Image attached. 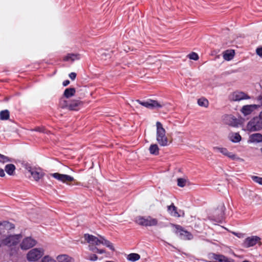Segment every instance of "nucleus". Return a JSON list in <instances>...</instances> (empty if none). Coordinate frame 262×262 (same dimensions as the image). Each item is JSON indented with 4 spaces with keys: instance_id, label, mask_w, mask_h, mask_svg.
<instances>
[{
    "instance_id": "obj_28",
    "label": "nucleus",
    "mask_w": 262,
    "mask_h": 262,
    "mask_svg": "<svg viewBox=\"0 0 262 262\" xmlns=\"http://www.w3.org/2000/svg\"><path fill=\"white\" fill-rule=\"evenodd\" d=\"M0 225L3 226L6 230H11L15 228L13 224L6 221L1 222Z\"/></svg>"
},
{
    "instance_id": "obj_25",
    "label": "nucleus",
    "mask_w": 262,
    "mask_h": 262,
    "mask_svg": "<svg viewBox=\"0 0 262 262\" xmlns=\"http://www.w3.org/2000/svg\"><path fill=\"white\" fill-rule=\"evenodd\" d=\"M64 97H62L59 99V104L60 108L62 109H68L69 110V105L70 101L64 99Z\"/></svg>"
},
{
    "instance_id": "obj_36",
    "label": "nucleus",
    "mask_w": 262,
    "mask_h": 262,
    "mask_svg": "<svg viewBox=\"0 0 262 262\" xmlns=\"http://www.w3.org/2000/svg\"><path fill=\"white\" fill-rule=\"evenodd\" d=\"M251 179L254 182L262 185V177L256 176H251Z\"/></svg>"
},
{
    "instance_id": "obj_2",
    "label": "nucleus",
    "mask_w": 262,
    "mask_h": 262,
    "mask_svg": "<svg viewBox=\"0 0 262 262\" xmlns=\"http://www.w3.org/2000/svg\"><path fill=\"white\" fill-rule=\"evenodd\" d=\"M171 225L174 228L175 234L181 239L191 240L193 238V235L190 232L186 230L182 226L173 224H171Z\"/></svg>"
},
{
    "instance_id": "obj_8",
    "label": "nucleus",
    "mask_w": 262,
    "mask_h": 262,
    "mask_svg": "<svg viewBox=\"0 0 262 262\" xmlns=\"http://www.w3.org/2000/svg\"><path fill=\"white\" fill-rule=\"evenodd\" d=\"M208 258L212 260L209 262H235V260L231 258L220 254L211 253L208 254Z\"/></svg>"
},
{
    "instance_id": "obj_45",
    "label": "nucleus",
    "mask_w": 262,
    "mask_h": 262,
    "mask_svg": "<svg viewBox=\"0 0 262 262\" xmlns=\"http://www.w3.org/2000/svg\"><path fill=\"white\" fill-rule=\"evenodd\" d=\"M91 261H96L98 259V256L95 254H92L89 258Z\"/></svg>"
},
{
    "instance_id": "obj_54",
    "label": "nucleus",
    "mask_w": 262,
    "mask_h": 262,
    "mask_svg": "<svg viewBox=\"0 0 262 262\" xmlns=\"http://www.w3.org/2000/svg\"><path fill=\"white\" fill-rule=\"evenodd\" d=\"M261 118H262V111L259 113L258 115Z\"/></svg>"
},
{
    "instance_id": "obj_43",
    "label": "nucleus",
    "mask_w": 262,
    "mask_h": 262,
    "mask_svg": "<svg viewBox=\"0 0 262 262\" xmlns=\"http://www.w3.org/2000/svg\"><path fill=\"white\" fill-rule=\"evenodd\" d=\"M256 53L257 55L262 58V46L257 48Z\"/></svg>"
},
{
    "instance_id": "obj_40",
    "label": "nucleus",
    "mask_w": 262,
    "mask_h": 262,
    "mask_svg": "<svg viewBox=\"0 0 262 262\" xmlns=\"http://www.w3.org/2000/svg\"><path fill=\"white\" fill-rule=\"evenodd\" d=\"M23 167L30 173H31V171H32L34 169L32 167L31 165L27 162L23 164Z\"/></svg>"
},
{
    "instance_id": "obj_41",
    "label": "nucleus",
    "mask_w": 262,
    "mask_h": 262,
    "mask_svg": "<svg viewBox=\"0 0 262 262\" xmlns=\"http://www.w3.org/2000/svg\"><path fill=\"white\" fill-rule=\"evenodd\" d=\"M61 174L62 173H60L59 172H55V173H50V176H52L54 179L60 181L61 178Z\"/></svg>"
},
{
    "instance_id": "obj_19",
    "label": "nucleus",
    "mask_w": 262,
    "mask_h": 262,
    "mask_svg": "<svg viewBox=\"0 0 262 262\" xmlns=\"http://www.w3.org/2000/svg\"><path fill=\"white\" fill-rule=\"evenodd\" d=\"M228 138L229 140L234 143H237L241 142L242 138L239 133L231 132L229 134Z\"/></svg>"
},
{
    "instance_id": "obj_35",
    "label": "nucleus",
    "mask_w": 262,
    "mask_h": 262,
    "mask_svg": "<svg viewBox=\"0 0 262 262\" xmlns=\"http://www.w3.org/2000/svg\"><path fill=\"white\" fill-rule=\"evenodd\" d=\"M186 180L184 178H180L177 179V185L180 187H184L186 185Z\"/></svg>"
},
{
    "instance_id": "obj_14",
    "label": "nucleus",
    "mask_w": 262,
    "mask_h": 262,
    "mask_svg": "<svg viewBox=\"0 0 262 262\" xmlns=\"http://www.w3.org/2000/svg\"><path fill=\"white\" fill-rule=\"evenodd\" d=\"M250 98L251 97L244 92L236 91L232 94V100L234 101H240L243 100H247Z\"/></svg>"
},
{
    "instance_id": "obj_21",
    "label": "nucleus",
    "mask_w": 262,
    "mask_h": 262,
    "mask_svg": "<svg viewBox=\"0 0 262 262\" xmlns=\"http://www.w3.org/2000/svg\"><path fill=\"white\" fill-rule=\"evenodd\" d=\"M235 55V51L233 50H227L223 53V58L226 61H230Z\"/></svg>"
},
{
    "instance_id": "obj_7",
    "label": "nucleus",
    "mask_w": 262,
    "mask_h": 262,
    "mask_svg": "<svg viewBox=\"0 0 262 262\" xmlns=\"http://www.w3.org/2000/svg\"><path fill=\"white\" fill-rule=\"evenodd\" d=\"M136 101L142 106L150 110L161 108L163 105L161 104L157 100L148 99L147 100H140L138 99Z\"/></svg>"
},
{
    "instance_id": "obj_17",
    "label": "nucleus",
    "mask_w": 262,
    "mask_h": 262,
    "mask_svg": "<svg viewBox=\"0 0 262 262\" xmlns=\"http://www.w3.org/2000/svg\"><path fill=\"white\" fill-rule=\"evenodd\" d=\"M84 237L85 240L89 243L98 245L101 244V241L97 237L90 235L88 233L84 234Z\"/></svg>"
},
{
    "instance_id": "obj_13",
    "label": "nucleus",
    "mask_w": 262,
    "mask_h": 262,
    "mask_svg": "<svg viewBox=\"0 0 262 262\" xmlns=\"http://www.w3.org/2000/svg\"><path fill=\"white\" fill-rule=\"evenodd\" d=\"M260 240V238L257 236H252L246 238L244 243L243 246L245 248H249L255 246Z\"/></svg>"
},
{
    "instance_id": "obj_10",
    "label": "nucleus",
    "mask_w": 262,
    "mask_h": 262,
    "mask_svg": "<svg viewBox=\"0 0 262 262\" xmlns=\"http://www.w3.org/2000/svg\"><path fill=\"white\" fill-rule=\"evenodd\" d=\"M36 241L31 237L25 238L21 243L20 246L23 250H28L36 244Z\"/></svg>"
},
{
    "instance_id": "obj_42",
    "label": "nucleus",
    "mask_w": 262,
    "mask_h": 262,
    "mask_svg": "<svg viewBox=\"0 0 262 262\" xmlns=\"http://www.w3.org/2000/svg\"><path fill=\"white\" fill-rule=\"evenodd\" d=\"M54 260L52 259L49 256H45L41 259L40 262H53Z\"/></svg>"
},
{
    "instance_id": "obj_23",
    "label": "nucleus",
    "mask_w": 262,
    "mask_h": 262,
    "mask_svg": "<svg viewBox=\"0 0 262 262\" xmlns=\"http://www.w3.org/2000/svg\"><path fill=\"white\" fill-rule=\"evenodd\" d=\"M30 174L33 178L34 180L37 182L41 179L45 174L43 172H39L37 171L35 169L32 171H31Z\"/></svg>"
},
{
    "instance_id": "obj_47",
    "label": "nucleus",
    "mask_w": 262,
    "mask_h": 262,
    "mask_svg": "<svg viewBox=\"0 0 262 262\" xmlns=\"http://www.w3.org/2000/svg\"><path fill=\"white\" fill-rule=\"evenodd\" d=\"M11 159L9 158L8 157L4 156V160L2 161V162L5 163L7 162H11Z\"/></svg>"
},
{
    "instance_id": "obj_38",
    "label": "nucleus",
    "mask_w": 262,
    "mask_h": 262,
    "mask_svg": "<svg viewBox=\"0 0 262 262\" xmlns=\"http://www.w3.org/2000/svg\"><path fill=\"white\" fill-rule=\"evenodd\" d=\"M245 194L248 196L250 200H253L256 195V194L253 191L250 190H247L245 192Z\"/></svg>"
},
{
    "instance_id": "obj_12",
    "label": "nucleus",
    "mask_w": 262,
    "mask_h": 262,
    "mask_svg": "<svg viewBox=\"0 0 262 262\" xmlns=\"http://www.w3.org/2000/svg\"><path fill=\"white\" fill-rule=\"evenodd\" d=\"M214 150L218 151L220 153L222 154L225 156L227 157L232 160H235L237 159V156L232 152H229L227 148L225 147H220L215 146L213 147Z\"/></svg>"
},
{
    "instance_id": "obj_49",
    "label": "nucleus",
    "mask_w": 262,
    "mask_h": 262,
    "mask_svg": "<svg viewBox=\"0 0 262 262\" xmlns=\"http://www.w3.org/2000/svg\"><path fill=\"white\" fill-rule=\"evenodd\" d=\"M209 219L210 220H213L214 222H217V223H221L222 222V220L223 219V217H222L221 218H217L216 219H213L211 217H209Z\"/></svg>"
},
{
    "instance_id": "obj_4",
    "label": "nucleus",
    "mask_w": 262,
    "mask_h": 262,
    "mask_svg": "<svg viewBox=\"0 0 262 262\" xmlns=\"http://www.w3.org/2000/svg\"><path fill=\"white\" fill-rule=\"evenodd\" d=\"M135 222L142 226H154L158 224V221L156 219H152L148 216L146 218L142 216H138L135 219Z\"/></svg>"
},
{
    "instance_id": "obj_9",
    "label": "nucleus",
    "mask_w": 262,
    "mask_h": 262,
    "mask_svg": "<svg viewBox=\"0 0 262 262\" xmlns=\"http://www.w3.org/2000/svg\"><path fill=\"white\" fill-rule=\"evenodd\" d=\"M42 252L40 250L34 248L28 253L27 258L29 261H34L39 259L42 256Z\"/></svg>"
},
{
    "instance_id": "obj_33",
    "label": "nucleus",
    "mask_w": 262,
    "mask_h": 262,
    "mask_svg": "<svg viewBox=\"0 0 262 262\" xmlns=\"http://www.w3.org/2000/svg\"><path fill=\"white\" fill-rule=\"evenodd\" d=\"M167 207V211L169 213H178L177 212V208L176 207L173 203H171V205H168Z\"/></svg>"
},
{
    "instance_id": "obj_15",
    "label": "nucleus",
    "mask_w": 262,
    "mask_h": 262,
    "mask_svg": "<svg viewBox=\"0 0 262 262\" xmlns=\"http://www.w3.org/2000/svg\"><path fill=\"white\" fill-rule=\"evenodd\" d=\"M83 105L82 101L79 100H73L70 101L69 110L71 111H78Z\"/></svg>"
},
{
    "instance_id": "obj_34",
    "label": "nucleus",
    "mask_w": 262,
    "mask_h": 262,
    "mask_svg": "<svg viewBox=\"0 0 262 262\" xmlns=\"http://www.w3.org/2000/svg\"><path fill=\"white\" fill-rule=\"evenodd\" d=\"M187 57L191 60H193L194 61H196L199 59V55L195 53L192 52L190 53H189Z\"/></svg>"
},
{
    "instance_id": "obj_55",
    "label": "nucleus",
    "mask_w": 262,
    "mask_h": 262,
    "mask_svg": "<svg viewBox=\"0 0 262 262\" xmlns=\"http://www.w3.org/2000/svg\"><path fill=\"white\" fill-rule=\"evenodd\" d=\"M260 151L262 153V147L260 148Z\"/></svg>"
},
{
    "instance_id": "obj_18",
    "label": "nucleus",
    "mask_w": 262,
    "mask_h": 262,
    "mask_svg": "<svg viewBox=\"0 0 262 262\" xmlns=\"http://www.w3.org/2000/svg\"><path fill=\"white\" fill-rule=\"evenodd\" d=\"M81 58V55L78 53H68L63 59L64 61H74L75 60H79Z\"/></svg>"
},
{
    "instance_id": "obj_5",
    "label": "nucleus",
    "mask_w": 262,
    "mask_h": 262,
    "mask_svg": "<svg viewBox=\"0 0 262 262\" xmlns=\"http://www.w3.org/2000/svg\"><path fill=\"white\" fill-rule=\"evenodd\" d=\"M223 121L226 124L236 127H238L239 125H242L244 122L243 119H237L234 116L231 114L224 115Z\"/></svg>"
},
{
    "instance_id": "obj_52",
    "label": "nucleus",
    "mask_w": 262,
    "mask_h": 262,
    "mask_svg": "<svg viewBox=\"0 0 262 262\" xmlns=\"http://www.w3.org/2000/svg\"><path fill=\"white\" fill-rule=\"evenodd\" d=\"M174 216L177 217H181V216H184V214H182V215H181V214L178 213V214H173Z\"/></svg>"
},
{
    "instance_id": "obj_51",
    "label": "nucleus",
    "mask_w": 262,
    "mask_h": 262,
    "mask_svg": "<svg viewBox=\"0 0 262 262\" xmlns=\"http://www.w3.org/2000/svg\"><path fill=\"white\" fill-rule=\"evenodd\" d=\"M5 170L2 168H0V177H4L5 176Z\"/></svg>"
},
{
    "instance_id": "obj_16",
    "label": "nucleus",
    "mask_w": 262,
    "mask_h": 262,
    "mask_svg": "<svg viewBox=\"0 0 262 262\" xmlns=\"http://www.w3.org/2000/svg\"><path fill=\"white\" fill-rule=\"evenodd\" d=\"M248 143H262V134L260 133H254L250 135Z\"/></svg>"
},
{
    "instance_id": "obj_6",
    "label": "nucleus",
    "mask_w": 262,
    "mask_h": 262,
    "mask_svg": "<svg viewBox=\"0 0 262 262\" xmlns=\"http://www.w3.org/2000/svg\"><path fill=\"white\" fill-rule=\"evenodd\" d=\"M21 237L22 235L20 234L9 235L2 241L0 247L2 244L8 246H16L18 244Z\"/></svg>"
},
{
    "instance_id": "obj_3",
    "label": "nucleus",
    "mask_w": 262,
    "mask_h": 262,
    "mask_svg": "<svg viewBox=\"0 0 262 262\" xmlns=\"http://www.w3.org/2000/svg\"><path fill=\"white\" fill-rule=\"evenodd\" d=\"M247 128L250 132H256L262 129V118L259 116L253 117L247 123Z\"/></svg>"
},
{
    "instance_id": "obj_30",
    "label": "nucleus",
    "mask_w": 262,
    "mask_h": 262,
    "mask_svg": "<svg viewBox=\"0 0 262 262\" xmlns=\"http://www.w3.org/2000/svg\"><path fill=\"white\" fill-rule=\"evenodd\" d=\"M61 181L62 183H66V182H72L74 181V178L68 174H61Z\"/></svg>"
},
{
    "instance_id": "obj_48",
    "label": "nucleus",
    "mask_w": 262,
    "mask_h": 262,
    "mask_svg": "<svg viewBox=\"0 0 262 262\" xmlns=\"http://www.w3.org/2000/svg\"><path fill=\"white\" fill-rule=\"evenodd\" d=\"M256 100L257 101H260V104L259 105L260 106H262V93L260 94V95H259L257 98H256Z\"/></svg>"
},
{
    "instance_id": "obj_27",
    "label": "nucleus",
    "mask_w": 262,
    "mask_h": 262,
    "mask_svg": "<svg viewBox=\"0 0 262 262\" xmlns=\"http://www.w3.org/2000/svg\"><path fill=\"white\" fill-rule=\"evenodd\" d=\"M57 259L58 262H71V257L67 255H60L57 257Z\"/></svg>"
},
{
    "instance_id": "obj_26",
    "label": "nucleus",
    "mask_w": 262,
    "mask_h": 262,
    "mask_svg": "<svg viewBox=\"0 0 262 262\" xmlns=\"http://www.w3.org/2000/svg\"><path fill=\"white\" fill-rule=\"evenodd\" d=\"M10 113L8 110H5L0 112V119L1 120H7L9 118Z\"/></svg>"
},
{
    "instance_id": "obj_53",
    "label": "nucleus",
    "mask_w": 262,
    "mask_h": 262,
    "mask_svg": "<svg viewBox=\"0 0 262 262\" xmlns=\"http://www.w3.org/2000/svg\"><path fill=\"white\" fill-rule=\"evenodd\" d=\"M4 155L0 154V162H2L4 160Z\"/></svg>"
},
{
    "instance_id": "obj_31",
    "label": "nucleus",
    "mask_w": 262,
    "mask_h": 262,
    "mask_svg": "<svg viewBox=\"0 0 262 262\" xmlns=\"http://www.w3.org/2000/svg\"><path fill=\"white\" fill-rule=\"evenodd\" d=\"M198 104L200 106L207 107L208 105V101L204 98H201L198 100Z\"/></svg>"
},
{
    "instance_id": "obj_32",
    "label": "nucleus",
    "mask_w": 262,
    "mask_h": 262,
    "mask_svg": "<svg viewBox=\"0 0 262 262\" xmlns=\"http://www.w3.org/2000/svg\"><path fill=\"white\" fill-rule=\"evenodd\" d=\"M101 244L106 246L107 247L109 248L112 251L115 250V248L112 243L107 239L103 238V240L101 241Z\"/></svg>"
},
{
    "instance_id": "obj_44",
    "label": "nucleus",
    "mask_w": 262,
    "mask_h": 262,
    "mask_svg": "<svg viewBox=\"0 0 262 262\" xmlns=\"http://www.w3.org/2000/svg\"><path fill=\"white\" fill-rule=\"evenodd\" d=\"M77 74L75 72H71L69 74V76L72 80H74L76 79Z\"/></svg>"
},
{
    "instance_id": "obj_20",
    "label": "nucleus",
    "mask_w": 262,
    "mask_h": 262,
    "mask_svg": "<svg viewBox=\"0 0 262 262\" xmlns=\"http://www.w3.org/2000/svg\"><path fill=\"white\" fill-rule=\"evenodd\" d=\"M76 89L74 87H70L66 88L62 95V97L65 98H70L75 95Z\"/></svg>"
},
{
    "instance_id": "obj_24",
    "label": "nucleus",
    "mask_w": 262,
    "mask_h": 262,
    "mask_svg": "<svg viewBox=\"0 0 262 262\" xmlns=\"http://www.w3.org/2000/svg\"><path fill=\"white\" fill-rule=\"evenodd\" d=\"M149 153L152 155L158 156L159 154V148L157 144H152L149 148Z\"/></svg>"
},
{
    "instance_id": "obj_22",
    "label": "nucleus",
    "mask_w": 262,
    "mask_h": 262,
    "mask_svg": "<svg viewBox=\"0 0 262 262\" xmlns=\"http://www.w3.org/2000/svg\"><path fill=\"white\" fill-rule=\"evenodd\" d=\"M16 167L13 164H8L6 165L5 170L9 176H13L15 173Z\"/></svg>"
},
{
    "instance_id": "obj_29",
    "label": "nucleus",
    "mask_w": 262,
    "mask_h": 262,
    "mask_svg": "<svg viewBox=\"0 0 262 262\" xmlns=\"http://www.w3.org/2000/svg\"><path fill=\"white\" fill-rule=\"evenodd\" d=\"M140 258V255L138 253H132L127 255V259L131 261H136Z\"/></svg>"
},
{
    "instance_id": "obj_37",
    "label": "nucleus",
    "mask_w": 262,
    "mask_h": 262,
    "mask_svg": "<svg viewBox=\"0 0 262 262\" xmlns=\"http://www.w3.org/2000/svg\"><path fill=\"white\" fill-rule=\"evenodd\" d=\"M90 249L93 252L97 253H99V254H103V253H105V250L99 249L95 246H94V247L93 246L92 247H90Z\"/></svg>"
},
{
    "instance_id": "obj_39",
    "label": "nucleus",
    "mask_w": 262,
    "mask_h": 262,
    "mask_svg": "<svg viewBox=\"0 0 262 262\" xmlns=\"http://www.w3.org/2000/svg\"><path fill=\"white\" fill-rule=\"evenodd\" d=\"M226 210V208L223 203L219 205L216 208V213H225Z\"/></svg>"
},
{
    "instance_id": "obj_50",
    "label": "nucleus",
    "mask_w": 262,
    "mask_h": 262,
    "mask_svg": "<svg viewBox=\"0 0 262 262\" xmlns=\"http://www.w3.org/2000/svg\"><path fill=\"white\" fill-rule=\"evenodd\" d=\"M70 80H68V79H67V80H66L63 81L62 85L63 86H66L70 84Z\"/></svg>"
},
{
    "instance_id": "obj_46",
    "label": "nucleus",
    "mask_w": 262,
    "mask_h": 262,
    "mask_svg": "<svg viewBox=\"0 0 262 262\" xmlns=\"http://www.w3.org/2000/svg\"><path fill=\"white\" fill-rule=\"evenodd\" d=\"M33 130H34L35 132H39V133H43L45 129L42 127L38 126V127H36Z\"/></svg>"
},
{
    "instance_id": "obj_1",
    "label": "nucleus",
    "mask_w": 262,
    "mask_h": 262,
    "mask_svg": "<svg viewBox=\"0 0 262 262\" xmlns=\"http://www.w3.org/2000/svg\"><path fill=\"white\" fill-rule=\"evenodd\" d=\"M157 132L156 140L161 146H166L168 145V139L165 135L166 131L163 128L162 124L157 121L156 123Z\"/></svg>"
},
{
    "instance_id": "obj_11",
    "label": "nucleus",
    "mask_w": 262,
    "mask_h": 262,
    "mask_svg": "<svg viewBox=\"0 0 262 262\" xmlns=\"http://www.w3.org/2000/svg\"><path fill=\"white\" fill-rule=\"evenodd\" d=\"M260 107L259 104H247L244 105L241 109V113L244 116H248L252 113L254 110Z\"/></svg>"
}]
</instances>
